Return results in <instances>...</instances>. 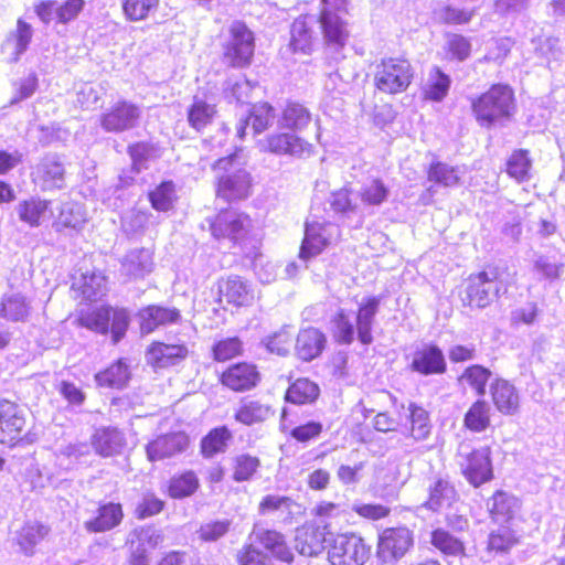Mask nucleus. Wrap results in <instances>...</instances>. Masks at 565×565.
Wrapping results in <instances>:
<instances>
[{"instance_id": "nucleus-30", "label": "nucleus", "mask_w": 565, "mask_h": 565, "mask_svg": "<svg viewBox=\"0 0 565 565\" xmlns=\"http://www.w3.org/2000/svg\"><path fill=\"white\" fill-rule=\"evenodd\" d=\"M497 409L504 415H513L519 409L520 398L515 387L505 380H497L490 387Z\"/></svg>"}, {"instance_id": "nucleus-10", "label": "nucleus", "mask_w": 565, "mask_h": 565, "mask_svg": "<svg viewBox=\"0 0 565 565\" xmlns=\"http://www.w3.org/2000/svg\"><path fill=\"white\" fill-rule=\"evenodd\" d=\"M502 282L495 271H481L470 275L466 288L468 303L477 308H486L499 295Z\"/></svg>"}, {"instance_id": "nucleus-60", "label": "nucleus", "mask_w": 565, "mask_h": 565, "mask_svg": "<svg viewBox=\"0 0 565 565\" xmlns=\"http://www.w3.org/2000/svg\"><path fill=\"white\" fill-rule=\"evenodd\" d=\"M122 10L126 18L130 21H142L156 11L159 0H121Z\"/></svg>"}, {"instance_id": "nucleus-39", "label": "nucleus", "mask_w": 565, "mask_h": 565, "mask_svg": "<svg viewBox=\"0 0 565 565\" xmlns=\"http://www.w3.org/2000/svg\"><path fill=\"white\" fill-rule=\"evenodd\" d=\"M111 307H97L86 311H81L77 322L94 332L106 334L109 330Z\"/></svg>"}, {"instance_id": "nucleus-23", "label": "nucleus", "mask_w": 565, "mask_h": 565, "mask_svg": "<svg viewBox=\"0 0 565 565\" xmlns=\"http://www.w3.org/2000/svg\"><path fill=\"white\" fill-rule=\"evenodd\" d=\"M188 437L182 433H172L159 436L147 446L149 460H162L185 450Z\"/></svg>"}, {"instance_id": "nucleus-59", "label": "nucleus", "mask_w": 565, "mask_h": 565, "mask_svg": "<svg viewBox=\"0 0 565 565\" xmlns=\"http://www.w3.org/2000/svg\"><path fill=\"white\" fill-rule=\"evenodd\" d=\"M531 159L526 150L520 149L514 151L508 160L507 172L510 177L519 182L529 179V172L531 169Z\"/></svg>"}, {"instance_id": "nucleus-12", "label": "nucleus", "mask_w": 565, "mask_h": 565, "mask_svg": "<svg viewBox=\"0 0 565 565\" xmlns=\"http://www.w3.org/2000/svg\"><path fill=\"white\" fill-rule=\"evenodd\" d=\"M140 116L141 110L137 105L122 100L106 109L99 122L107 132H122L135 128Z\"/></svg>"}, {"instance_id": "nucleus-27", "label": "nucleus", "mask_w": 565, "mask_h": 565, "mask_svg": "<svg viewBox=\"0 0 565 565\" xmlns=\"http://www.w3.org/2000/svg\"><path fill=\"white\" fill-rule=\"evenodd\" d=\"M122 518L121 504L109 502L99 507L96 516L84 522V527L90 533L110 531L121 523Z\"/></svg>"}, {"instance_id": "nucleus-33", "label": "nucleus", "mask_w": 565, "mask_h": 565, "mask_svg": "<svg viewBox=\"0 0 565 565\" xmlns=\"http://www.w3.org/2000/svg\"><path fill=\"white\" fill-rule=\"evenodd\" d=\"M139 316L141 332L150 333L160 326L177 322L180 318V312L177 309L149 306L142 309Z\"/></svg>"}, {"instance_id": "nucleus-64", "label": "nucleus", "mask_w": 565, "mask_h": 565, "mask_svg": "<svg viewBox=\"0 0 565 565\" xmlns=\"http://www.w3.org/2000/svg\"><path fill=\"white\" fill-rule=\"evenodd\" d=\"M490 375L491 372L488 369L481 365H472L466 369L461 375V381L470 385L479 396H483L486 394V384Z\"/></svg>"}, {"instance_id": "nucleus-61", "label": "nucleus", "mask_w": 565, "mask_h": 565, "mask_svg": "<svg viewBox=\"0 0 565 565\" xmlns=\"http://www.w3.org/2000/svg\"><path fill=\"white\" fill-rule=\"evenodd\" d=\"M259 467V459L250 455H238L233 459V479L237 482L249 480Z\"/></svg>"}, {"instance_id": "nucleus-45", "label": "nucleus", "mask_w": 565, "mask_h": 565, "mask_svg": "<svg viewBox=\"0 0 565 565\" xmlns=\"http://www.w3.org/2000/svg\"><path fill=\"white\" fill-rule=\"evenodd\" d=\"M49 209V202L41 199L31 198L17 205V212L21 222L32 227L41 224Z\"/></svg>"}, {"instance_id": "nucleus-36", "label": "nucleus", "mask_w": 565, "mask_h": 565, "mask_svg": "<svg viewBox=\"0 0 565 565\" xmlns=\"http://www.w3.org/2000/svg\"><path fill=\"white\" fill-rule=\"evenodd\" d=\"M253 535L256 541L269 550L278 559L290 563L294 558L292 552L286 545L280 533L271 530L255 526Z\"/></svg>"}, {"instance_id": "nucleus-7", "label": "nucleus", "mask_w": 565, "mask_h": 565, "mask_svg": "<svg viewBox=\"0 0 565 565\" xmlns=\"http://www.w3.org/2000/svg\"><path fill=\"white\" fill-rule=\"evenodd\" d=\"M414 545V534L406 526L387 527L379 535L377 556L384 563H394Z\"/></svg>"}, {"instance_id": "nucleus-34", "label": "nucleus", "mask_w": 565, "mask_h": 565, "mask_svg": "<svg viewBox=\"0 0 565 565\" xmlns=\"http://www.w3.org/2000/svg\"><path fill=\"white\" fill-rule=\"evenodd\" d=\"M274 415L268 404L260 401L245 398L235 412V419L246 426L264 423Z\"/></svg>"}, {"instance_id": "nucleus-6", "label": "nucleus", "mask_w": 565, "mask_h": 565, "mask_svg": "<svg viewBox=\"0 0 565 565\" xmlns=\"http://www.w3.org/2000/svg\"><path fill=\"white\" fill-rule=\"evenodd\" d=\"M28 433L26 413L15 403L0 402V444L14 446L23 440Z\"/></svg>"}, {"instance_id": "nucleus-1", "label": "nucleus", "mask_w": 565, "mask_h": 565, "mask_svg": "<svg viewBox=\"0 0 565 565\" xmlns=\"http://www.w3.org/2000/svg\"><path fill=\"white\" fill-rule=\"evenodd\" d=\"M471 108L481 127L489 129L495 125H503L515 113L514 93L508 85H492L471 102Z\"/></svg>"}, {"instance_id": "nucleus-16", "label": "nucleus", "mask_w": 565, "mask_h": 565, "mask_svg": "<svg viewBox=\"0 0 565 565\" xmlns=\"http://www.w3.org/2000/svg\"><path fill=\"white\" fill-rule=\"evenodd\" d=\"M220 301L235 308L252 306L255 292L252 285L239 276H228L218 281Z\"/></svg>"}, {"instance_id": "nucleus-19", "label": "nucleus", "mask_w": 565, "mask_h": 565, "mask_svg": "<svg viewBox=\"0 0 565 565\" xmlns=\"http://www.w3.org/2000/svg\"><path fill=\"white\" fill-rule=\"evenodd\" d=\"M33 36V28L22 19L17 21L15 30L11 31L1 44V53L8 63H17L28 50Z\"/></svg>"}, {"instance_id": "nucleus-15", "label": "nucleus", "mask_w": 565, "mask_h": 565, "mask_svg": "<svg viewBox=\"0 0 565 565\" xmlns=\"http://www.w3.org/2000/svg\"><path fill=\"white\" fill-rule=\"evenodd\" d=\"M320 18L313 14H305L297 18L290 26V47L294 52L310 54L318 41L317 26Z\"/></svg>"}, {"instance_id": "nucleus-14", "label": "nucleus", "mask_w": 565, "mask_h": 565, "mask_svg": "<svg viewBox=\"0 0 565 565\" xmlns=\"http://www.w3.org/2000/svg\"><path fill=\"white\" fill-rule=\"evenodd\" d=\"M250 227V218L234 210L221 212L211 224L212 235L215 238H230L238 242L245 237Z\"/></svg>"}, {"instance_id": "nucleus-56", "label": "nucleus", "mask_w": 565, "mask_h": 565, "mask_svg": "<svg viewBox=\"0 0 565 565\" xmlns=\"http://www.w3.org/2000/svg\"><path fill=\"white\" fill-rule=\"evenodd\" d=\"M199 488V479L192 471H186L170 481L169 493L172 498L181 499L191 495Z\"/></svg>"}, {"instance_id": "nucleus-22", "label": "nucleus", "mask_w": 565, "mask_h": 565, "mask_svg": "<svg viewBox=\"0 0 565 565\" xmlns=\"http://www.w3.org/2000/svg\"><path fill=\"white\" fill-rule=\"evenodd\" d=\"M164 540L161 530L153 525L137 526L131 530L127 537L129 551L148 557V552L159 547Z\"/></svg>"}, {"instance_id": "nucleus-41", "label": "nucleus", "mask_w": 565, "mask_h": 565, "mask_svg": "<svg viewBox=\"0 0 565 565\" xmlns=\"http://www.w3.org/2000/svg\"><path fill=\"white\" fill-rule=\"evenodd\" d=\"M490 414V405L484 399H478L467 411L463 426L473 433H482L491 424Z\"/></svg>"}, {"instance_id": "nucleus-44", "label": "nucleus", "mask_w": 565, "mask_h": 565, "mask_svg": "<svg viewBox=\"0 0 565 565\" xmlns=\"http://www.w3.org/2000/svg\"><path fill=\"white\" fill-rule=\"evenodd\" d=\"M49 533V529L38 522H28L17 534V543L25 555H32L34 546Z\"/></svg>"}, {"instance_id": "nucleus-20", "label": "nucleus", "mask_w": 565, "mask_h": 565, "mask_svg": "<svg viewBox=\"0 0 565 565\" xmlns=\"http://www.w3.org/2000/svg\"><path fill=\"white\" fill-rule=\"evenodd\" d=\"M189 350L184 344L152 343L146 353L147 362L156 369L173 366L188 356Z\"/></svg>"}, {"instance_id": "nucleus-57", "label": "nucleus", "mask_w": 565, "mask_h": 565, "mask_svg": "<svg viewBox=\"0 0 565 565\" xmlns=\"http://www.w3.org/2000/svg\"><path fill=\"white\" fill-rule=\"evenodd\" d=\"M86 222L85 213L79 204L63 203L57 216L56 225L77 230Z\"/></svg>"}, {"instance_id": "nucleus-11", "label": "nucleus", "mask_w": 565, "mask_h": 565, "mask_svg": "<svg viewBox=\"0 0 565 565\" xmlns=\"http://www.w3.org/2000/svg\"><path fill=\"white\" fill-rule=\"evenodd\" d=\"M490 448L482 447L467 454H459L460 468L466 479L475 487L492 479Z\"/></svg>"}, {"instance_id": "nucleus-62", "label": "nucleus", "mask_w": 565, "mask_h": 565, "mask_svg": "<svg viewBox=\"0 0 565 565\" xmlns=\"http://www.w3.org/2000/svg\"><path fill=\"white\" fill-rule=\"evenodd\" d=\"M151 205L157 211L166 212L173 205L175 199L174 184L170 181L162 182L149 193Z\"/></svg>"}, {"instance_id": "nucleus-38", "label": "nucleus", "mask_w": 565, "mask_h": 565, "mask_svg": "<svg viewBox=\"0 0 565 565\" xmlns=\"http://www.w3.org/2000/svg\"><path fill=\"white\" fill-rule=\"evenodd\" d=\"M311 121L310 111L302 105L296 102H289L281 113L279 124L282 128L291 131H301Z\"/></svg>"}, {"instance_id": "nucleus-52", "label": "nucleus", "mask_w": 565, "mask_h": 565, "mask_svg": "<svg viewBox=\"0 0 565 565\" xmlns=\"http://www.w3.org/2000/svg\"><path fill=\"white\" fill-rule=\"evenodd\" d=\"M430 542L444 555L461 556L465 554L463 543L443 529L431 532Z\"/></svg>"}, {"instance_id": "nucleus-21", "label": "nucleus", "mask_w": 565, "mask_h": 565, "mask_svg": "<svg viewBox=\"0 0 565 565\" xmlns=\"http://www.w3.org/2000/svg\"><path fill=\"white\" fill-rule=\"evenodd\" d=\"M327 338L317 328L301 329L295 341V354L303 362H310L322 353L326 348Z\"/></svg>"}, {"instance_id": "nucleus-13", "label": "nucleus", "mask_w": 565, "mask_h": 565, "mask_svg": "<svg viewBox=\"0 0 565 565\" xmlns=\"http://www.w3.org/2000/svg\"><path fill=\"white\" fill-rule=\"evenodd\" d=\"M260 148L278 156H291L301 158L310 156L312 145L294 132H278L268 135L260 141Z\"/></svg>"}, {"instance_id": "nucleus-55", "label": "nucleus", "mask_w": 565, "mask_h": 565, "mask_svg": "<svg viewBox=\"0 0 565 565\" xmlns=\"http://www.w3.org/2000/svg\"><path fill=\"white\" fill-rule=\"evenodd\" d=\"M449 86V76L435 67L429 74L425 97L434 102H440L447 95Z\"/></svg>"}, {"instance_id": "nucleus-51", "label": "nucleus", "mask_w": 565, "mask_h": 565, "mask_svg": "<svg viewBox=\"0 0 565 565\" xmlns=\"http://www.w3.org/2000/svg\"><path fill=\"white\" fill-rule=\"evenodd\" d=\"M408 418L411 420V436L417 441L427 439L431 430L427 411L411 403L408 406Z\"/></svg>"}, {"instance_id": "nucleus-18", "label": "nucleus", "mask_w": 565, "mask_h": 565, "mask_svg": "<svg viewBox=\"0 0 565 565\" xmlns=\"http://www.w3.org/2000/svg\"><path fill=\"white\" fill-rule=\"evenodd\" d=\"M32 313V300L21 290L10 289L0 298V317L11 322H25Z\"/></svg>"}, {"instance_id": "nucleus-54", "label": "nucleus", "mask_w": 565, "mask_h": 565, "mask_svg": "<svg viewBox=\"0 0 565 565\" xmlns=\"http://www.w3.org/2000/svg\"><path fill=\"white\" fill-rule=\"evenodd\" d=\"M291 340V329L287 326H284L274 333L265 337L262 340V343L270 353H275L277 355H286L289 353Z\"/></svg>"}, {"instance_id": "nucleus-9", "label": "nucleus", "mask_w": 565, "mask_h": 565, "mask_svg": "<svg viewBox=\"0 0 565 565\" xmlns=\"http://www.w3.org/2000/svg\"><path fill=\"white\" fill-rule=\"evenodd\" d=\"M339 227L329 222L306 223L305 237L299 252L300 259L307 262L318 256L333 239L339 236Z\"/></svg>"}, {"instance_id": "nucleus-42", "label": "nucleus", "mask_w": 565, "mask_h": 565, "mask_svg": "<svg viewBox=\"0 0 565 565\" xmlns=\"http://www.w3.org/2000/svg\"><path fill=\"white\" fill-rule=\"evenodd\" d=\"M216 114L215 105L200 96H194L188 110V121L196 130L209 125Z\"/></svg>"}, {"instance_id": "nucleus-46", "label": "nucleus", "mask_w": 565, "mask_h": 565, "mask_svg": "<svg viewBox=\"0 0 565 565\" xmlns=\"http://www.w3.org/2000/svg\"><path fill=\"white\" fill-rule=\"evenodd\" d=\"M390 194L387 186L379 179L370 180L359 190V198L363 204V212L370 207L380 206Z\"/></svg>"}, {"instance_id": "nucleus-24", "label": "nucleus", "mask_w": 565, "mask_h": 565, "mask_svg": "<svg viewBox=\"0 0 565 565\" xmlns=\"http://www.w3.org/2000/svg\"><path fill=\"white\" fill-rule=\"evenodd\" d=\"M259 379L256 366L248 363L232 365L222 374V383L236 392L255 387Z\"/></svg>"}, {"instance_id": "nucleus-47", "label": "nucleus", "mask_w": 565, "mask_h": 565, "mask_svg": "<svg viewBox=\"0 0 565 565\" xmlns=\"http://www.w3.org/2000/svg\"><path fill=\"white\" fill-rule=\"evenodd\" d=\"M73 286L81 290L84 298L92 301L106 294V278L102 273L83 274Z\"/></svg>"}, {"instance_id": "nucleus-2", "label": "nucleus", "mask_w": 565, "mask_h": 565, "mask_svg": "<svg viewBox=\"0 0 565 565\" xmlns=\"http://www.w3.org/2000/svg\"><path fill=\"white\" fill-rule=\"evenodd\" d=\"M216 172V198L226 202L245 200L252 192V175L237 161V154L220 158L213 166Z\"/></svg>"}, {"instance_id": "nucleus-32", "label": "nucleus", "mask_w": 565, "mask_h": 565, "mask_svg": "<svg viewBox=\"0 0 565 565\" xmlns=\"http://www.w3.org/2000/svg\"><path fill=\"white\" fill-rule=\"evenodd\" d=\"M488 510L497 523H507L514 518L520 509L519 500L504 491H497L488 500Z\"/></svg>"}, {"instance_id": "nucleus-58", "label": "nucleus", "mask_w": 565, "mask_h": 565, "mask_svg": "<svg viewBox=\"0 0 565 565\" xmlns=\"http://www.w3.org/2000/svg\"><path fill=\"white\" fill-rule=\"evenodd\" d=\"M152 215L148 212L132 209L121 217V227L129 235H138L145 232L151 221Z\"/></svg>"}, {"instance_id": "nucleus-53", "label": "nucleus", "mask_w": 565, "mask_h": 565, "mask_svg": "<svg viewBox=\"0 0 565 565\" xmlns=\"http://www.w3.org/2000/svg\"><path fill=\"white\" fill-rule=\"evenodd\" d=\"M329 202L331 209L335 213L342 214L347 217L356 215L359 216L360 222L363 221L365 213H363V209L359 204L352 202L350 191L348 189H341L333 192Z\"/></svg>"}, {"instance_id": "nucleus-48", "label": "nucleus", "mask_w": 565, "mask_h": 565, "mask_svg": "<svg viewBox=\"0 0 565 565\" xmlns=\"http://www.w3.org/2000/svg\"><path fill=\"white\" fill-rule=\"evenodd\" d=\"M461 174L462 172L459 168L444 162H436L428 170V181L444 188H452L459 185Z\"/></svg>"}, {"instance_id": "nucleus-49", "label": "nucleus", "mask_w": 565, "mask_h": 565, "mask_svg": "<svg viewBox=\"0 0 565 565\" xmlns=\"http://www.w3.org/2000/svg\"><path fill=\"white\" fill-rule=\"evenodd\" d=\"M99 386L109 388H122L129 380V371L127 365L118 361L95 376Z\"/></svg>"}, {"instance_id": "nucleus-17", "label": "nucleus", "mask_w": 565, "mask_h": 565, "mask_svg": "<svg viewBox=\"0 0 565 565\" xmlns=\"http://www.w3.org/2000/svg\"><path fill=\"white\" fill-rule=\"evenodd\" d=\"M33 181L43 191L62 189L65 185V168L56 156L44 157L34 168Z\"/></svg>"}, {"instance_id": "nucleus-3", "label": "nucleus", "mask_w": 565, "mask_h": 565, "mask_svg": "<svg viewBox=\"0 0 565 565\" xmlns=\"http://www.w3.org/2000/svg\"><path fill=\"white\" fill-rule=\"evenodd\" d=\"M413 75V68L407 60L383 58L375 66L374 84L385 94H398L407 89Z\"/></svg>"}, {"instance_id": "nucleus-28", "label": "nucleus", "mask_w": 565, "mask_h": 565, "mask_svg": "<svg viewBox=\"0 0 565 565\" xmlns=\"http://www.w3.org/2000/svg\"><path fill=\"white\" fill-rule=\"evenodd\" d=\"M327 533L320 526L308 525L297 530L295 547L303 556L318 555L324 548Z\"/></svg>"}, {"instance_id": "nucleus-4", "label": "nucleus", "mask_w": 565, "mask_h": 565, "mask_svg": "<svg viewBox=\"0 0 565 565\" xmlns=\"http://www.w3.org/2000/svg\"><path fill=\"white\" fill-rule=\"evenodd\" d=\"M371 547L355 533L338 534L330 544L328 558L332 565H364Z\"/></svg>"}, {"instance_id": "nucleus-5", "label": "nucleus", "mask_w": 565, "mask_h": 565, "mask_svg": "<svg viewBox=\"0 0 565 565\" xmlns=\"http://www.w3.org/2000/svg\"><path fill=\"white\" fill-rule=\"evenodd\" d=\"M230 41L224 46V58L234 67H243L250 63L254 54V35L241 21L230 26Z\"/></svg>"}, {"instance_id": "nucleus-29", "label": "nucleus", "mask_w": 565, "mask_h": 565, "mask_svg": "<svg viewBox=\"0 0 565 565\" xmlns=\"http://www.w3.org/2000/svg\"><path fill=\"white\" fill-rule=\"evenodd\" d=\"M275 119L276 111L270 104H255L250 109L248 118L242 120L237 126V136L242 139L249 124L252 125L254 134H262L274 124Z\"/></svg>"}, {"instance_id": "nucleus-37", "label": "nucleus", "mask_w": 565, "mask_h": 565, "mask_svg": "<svg viewBox=\"0 0 565 565\" xmlns=\"http://www.w3.org/2000/svg\"><path fill=\"white\" fill-rule=\"evenodd\" d=\"M428 499L424 502V507L431 511H438L445 507H449L456 498V490L449 481L438 478L429 484Z\"/></svg>"}, {"instance_id": "nucleus-25", "label": "nucleus", "mask_w": 565, "mask_h": 565, "mask_svg": "<svg viewBox=\"0 0 565 565\" xmlns=\"http://www.w3.org/2000/svg\"><path fill=\"white\" fill-rule=\"evenodd\" d=\"M125 445L124 434L115 427L98 428L92 436V446L102 457L119 455Z\"/></svg>"}, {"instance_id": "nucleus-50", "label": "nucleus", "mask_w": 565, "mask_h": 565, "mask_svg": "<svg viewBox=\"0 0 565 565\" xmlns=\"http://www.w3.org/2000/svg\"><path fill=\"white\" fill-rule=\"evenodd\" d=\"M343 511L340 504L321 501L312 509L315 516V526H320L322 531L331 535L333 521L342 515Z\"/></svg>"}, {"instance_id": "nucleus-26", "label": "nucleus", "mask_w": 565, "mask_h": 565, "mask_svg": "<svg viewBox=\"0 0 565 565\" xmlns=\"http://www.w3.org/2000/svg\"><path fill=\"white\" fill-rule=\"evenodd\" d=\"M411 367L423 375L444 373L446 370L444 354L435 345L425 347L414 353Z\"/></svg>"}, {"instance_id": "nucleus-8", "label": "nucleus", "mask_w": 565, "mask_h": 565, "mask_svg": "<svg viewBox=\"0 0 565 565\" xmlns=\"http://www.w3.org/2000/svg\"><path fill=\"white\" fill-rule=\"evenodd\" d=\"M323 8L320 13V29L326 42L341 47L348 39L345 23L338 13L345 11L347 0H322Z\"/></svg>"}, {"instance_id": "nucleus-35", "label": "nucleus", "mask_w": 565, "mask_h": 565, "mask_svg": "<svg viewBox=\"0 0 565 565\" xmlns=\"http://www.w3.org/2000/svg\"><path fill=\"white\" fill-rule=\"evenodd\" d=\"M153 268L152 253L147 248L129 250L121 262L122 271L131 277H143Z\"/></svg>"}, {"instance_id": "nucleus-31", "label": "nucleus", "mask_w": 565, "mask_h": 565, "mask_svg": "<svg viewBox=\"0 0 565 565\" xmlns=\"http://www.w3.org/2000/svg\"><path fill=\"white\" fill-rule=\"evenodd\" d=\"M380 302L381 300L379 297H370L359 307L355 328L358 339L363 344H370L373 341L372 327L374 318L379 311Z\"/></svg>"}, {"instance_id": "nucleus-40", "label": "nucleus", "mask_w": 565, "mask_h": 565, "mask_svg": "<svg viewBox=\"0 0 565 565\" xmlns=\"http://www.w3.org/2000/svg\"><path fill=\"white\" fill-rule=\"evenodd\" d=\"M233 438L231 430L226 426L212 429L201 440V452L205 458H213L217 454L226 451L228 441Z\"/></svg>"}, {"instance_id": "nucleus-63", "label": "nucleus", "mask_w": 565, "mask_h": 565, "mask_svg": "<svg viewBox=\"0 0 565 565\" xmlns=\"http://www.w3.org/2000/svg\"><path fill=\"white\" fill-rule=\"evenodd\" d=\"M476 11L470 9H460L452 6H444L435 10L436 19L446 24L468 23Z\"/></svg>"}, {"instance_id": "nucleus-43", "label": "nucleus", "mask_w": 565, "mask_h": 565, "mask_svg": "<svg viewBox=\"0 0 565 565\" xmlns=\"http://www.w3.org/2000/svg\"><path fill=\"white\" fill-rule=\"evenodd\" d=\"M319 393V386L315 382L308 379H298L288 387L286 401L297 405L308 404L316 401Z\"/></svg>"}]
</instances>
